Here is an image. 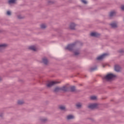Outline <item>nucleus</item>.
Returning a JSON list of instances; mask_svg holds the SVG:
<instances>
[{
  "mask_svg": "<svg viewBox=\"0 0 124 124\" xmlns=\"http://www.w3.org/2000/svg\"><path fill=\"white\" fill-rule=\"evenodd\" d=\"M74 47H75V43L68 45L67 46L65 47V49L69 50V51H72Z\"/></svg>",
  "mask_w": 124,
  "mask_h": 124,
  "instance_id": "obj_3",
  "label": "nucleus"
},
{
  "mask_svg": "<svg viewBox=\"0 0 124 124\" xmlns=\"http://www.w3.org/2000/svg\"><path fill=\"white\" fill-rule=\"evenodd\" d=\"M29 50H32V51H36V48H35V46H29Z\"/></svg>",
  "mask_w": 124,
  "mask_h": 124,
  "instance_id": "obj_10",
  "label": "nucleus"
},
{
  "mask_svg": "<svg viewBox=\"0 0 124 124\" xmlns=\"http://www.w3.org/2000/svg\"><path fill=\"white\" fill-rule=\"evenodd\" d=\"M61 91H63V92H67V87L66 86H63L60 88Z\"/></svg>",
  "mask_w": 124,
  "mask_h": 124,
  "instance_id": "obj_8",
  "label": "nucleus"
},
{
  "mask_svg": "<svg viewBox=\"0 0 124 124\" xmlns=\"http://www.w3.org/2000/svg\"><path fill=\"white\" fill-rule=\"evenodd\" d=\"M121 9H122V10L124 11V5H122L121 6Z\"/></svg>",
  "mask_w": 124,
  "mask_h": 124,
  "instance_id": "obj_28",
  "label": "nucleus"
},
{
  "mask_svg": "<svg viewBox=\"0 0 124 124\" xmlns=\"http://www.w3.org/2000/svg\"><path fill=\"white\" fill-rule=\"evenodd\" d=\"M43 62L45 64H48V60L46 58L43 59Z\"/></svg>",
  "mask_w": 124,
  "mask_h": 124,
  "instance_id": "obj_13",
  "label": "nucleus"
},
{
  "mask_svg": "<svg viewBox=\"0 0 124 124\" xmlns=\"http://www.w3.org/2000/svg\"><path fill=\"white\" fill-rule=\"evenodd\" d=\"M7 46V45H6L5 44L0 45V50H1L2 49H3L4 48H5V47H6Z\"/></svg>",
  "mask_w": 124,
  "mask_h": 124,
  "instance_id": "obj_9",
  "label": "nucleus"
},
{
  "mask_svg": "<svg viewBox=\"0 0 124 124\" xmlns=\"http://www.w3.org/2000/svg\"><path fill=\"white\" fill-rule=\"evenodd\" d=\"M70 91H71V92H75V86L71 87Z\"/></svg>",
  "mask_w": 124,
  "mask_h": 124,
  "instance_id": "obj_20",
  "label": "nucleus"
},
{
  "mask_svg": "<svg viewBox=\"0 0 124 124\" xmlns=\"http://www.w3.org/2000/svg\"><path fill=\"white\" fill-rule=\"evenodd\" d=\"M116 77V75H113V74H108L106 76H105L104 78L105 80H111L113 78H115Z\"/></svg>",
  "mask_w": 124,
  "mask_h": 124,
  "instance_id": "obj_1",
  "label": "nucleus"
},
{
  "mask_svg": "<svg viewBox=\"0 0 124 124\" xmlns=\"http://www.w3.org/2000/svg\"><path fill=\"white\" fill-rule=\"evenodd\" d=\"M59 83L60 82L58 81H51L46 85V87L48 88H51L52 86H54V85H56V84H59Z\"/></svg>",
  "mask_w": 124,
  "mask_h": 124,
  "instance_id": "obj_4",
  "label": "nucleus"
},
{
  "mask_svg": "<svg viewBox=\"0 0 124 124\" xmlns=\"http://www.w3.org/2000/svg\"><path fill=\"white\" fill-rule=\"evenodd\" d=\"M42 121H43V122H46V121H47V119H43Z\"/></svg>",
  "mask_w": 124,
  "mask_h": 124,
  "instance_id": "obj_30",
  "label": "nucleus"
},
{
  "mask_svg": "<svg viewBox=\"0 0 124 124\" xmlns=\"http://www.w3.org/2000/svg\"><path fill=\"white\" fill-rule=\"evenodd\" d=\"M17 17L18 19H23V17H22L21 16H18Z\"/></svg>",
  "mask_w": 124,
  "mask_h": 124,
  "instance_id": "obj_29",
  "label": "nucleus"
},
{
  "mask_svg": "<svg viewBox=\"0 0 124 124\" xmlns=\"http://www.w3.org/2000/svg\"><path fill=\"white\" fill-rule=\"evenodd\" d=\"M115 15H116V12H111L109 14V17H113V16H115Z\"/></svg>",
  "mask_w": 124,
  "mask_h": 124,
  "instance_id": "obj_12",
  "label": "nucleus"
},
{
  "mask_svg": "<svg viewBox=\"0 0 124 124\" xmlns=\"http://www.w3.org/2000/svg\"><path fill=\"white\" fill-rule=\"evenodd\" d=\"M76 106L77 107V108H81V107H82V104H81V103H78L76 105Z\"/></svg>",
  "mask_w": 124,
  "mask_h": 124,
  "instance_id": "obj_19",
  "label": "nucleus"
},
{
  "mask_svg": "<svg viewBox=\"0 0 124 124\" xmlns=\"http://www.w3.org/2000/svg\"><path fill=\"white\" fill-rule=\"evenodd\" d=\"M81 1L83 2V3H84V4H87V1L85 0H81Z\"/></svg>",
  "mask_w": 124,
  "mask_h": 124,
  "instance_id": "obj_26",
  "label": "nucleus"
},
{
  "mask_svg": "<svg viewBox=\"0 0 124 124\" xmlns=\"http://www.w3.org/2000/svg\"><path fill=\"white\" fill-rule=\"evenodd\" d=\"M96 69H97V67L96 66H95L94 68H91L90 69V71H91V72H92V71H94V70H96Z\"/></svg>",
  "mask_w": 124,
  "mask_h": 124,
  "instance_id": "obj_17",
  "label": "nucleus"
},
{
  "mask_svg": "<svg viewBox=\"0 0 124 124\" xmlns=\"http://www.w3.org/2000/svg\"><path fill=\"white\" fill-rule=\"evenodd\" d=\"M67 120H71L74 119V116L73 115H68L67 117Z\"/></svg>",
  "mask_w": 124,
  "mask_h": 124,
  "instance_id": "obj_15",
  "label": "nucleus"
},
{
  "mask_svg": "<svg viewBox=\"0 0 124 124\" xmlns=\"http://www.w3.org/2000/svg\"><path fill=\"white\" fill-rule=\"evenodd\" d=\"M90 99H91V100H95V99H96V96H91Z\"/></svg>",
  "mask_w": 124,
  "mask_h": 124,
  "instance_id": "obj_21",
  "label": "nucleus"
},
{
  "mask_svg": "<svg viewBox=\"0 0 124 124\" xmlns=\"http://www.w3.org/2000/svg\"><path fill=\"white\" fill-rule=\"evenodd\" d=\"M59 91H61V88L59 87H56L54 90V92L55 93H58V92H59Z\"/></svg>",
  "mask_w": 124,
  "mask_h": 124,
  "instance_id": "obj_14",
  "label": "nucleus"
},
{
  "mask_svg": "<svg viewBox=\"0 0 124 124\" xmlns=\"http://www.w3.org/2000/svg\"><path fill=\"white\" fill-rule=\"evenodd\" d=\"M99 107V105L97 104H91L88 106L90 109H97Z\"/></svg>",
  "mask_w": 124,
  "mask_h": 124,
  "instance_id": "obj_2",
  "label": "nucleus"
},
{
  "mask_svg": "<svg viewBox=\"0 0 124 124\" xmlns=\"http://www.w3.org/2000/svg\"><path fill=\"white\" fill-rule=\"evenodd\" d=\"M0 81H1V78H0Z\"/></svg>",
  "mask_w": 124,
  "mask_h": 124,
  "instance_id": "obj_32",
  "label": "nucleus"
},
{
  "mask_svg": "<svg viewBox=\"0 0 124 124\" xmlns=\"http://www.w3.org/2000/svg\"><path fill=\"white\" fill-rule=\"evenodd\" d=\"M7 15L10 16V15H11V12H10V11H8L7 12Z\"/></svg>",
  "mask_w": 124,
  "mask_h": 124,
  "instance_id": "obj_27",
  "label": "nucleus"
},
{
  "mask_svg": "<svg viewBox=\"0 0 124 124\" xmlns=\"http://www.w3.org/2000/svg\"><path fill=\"white\" fill-rule=\"evenodd\" d=\"M59 108L61 110H65V107L63 106H60Z\"/></svg>",
  "mask_w": 124,
  "mask_h": 124,
  "instance_id": "obj_22",
  "label": "nucleus"
},
{
  "mask_svg": "<svg viewBox=\"0 0 124 124\" xmlns=\"http://www.w3.org/2000/svg\"><path fill=\"white\" fill-rule=\"evenodd\" d=\"M41 29H46V25L45 24H42L41 25Z\"/></svg>",
  "mask_w": 124,
  "mask_h": 124,
  "instance_id": "obj_24",
  "label": "nucleus"
},
{
  "mask_svg": "<svg viewBox=\"0 0 124 124\" xmlns=\"http://www.w3.org/2000/svg\"><path fill=\"white\" fill-rule=\"evenodd\" d=\"M91 35V36H94V37H99L100 34L97 32H92Z\"/></svg>",
  "mask_w": 124,
  "mask_h": 124,
  "instance_id": "obj_6",
  "label": "nucleus"
},
{
  "mask_svg": "<svg viewBox=\"0 0 124 124\" xmlns=\"http://www.w3.org/2000/svg\"><path fill=\"white\" fill-rule=\"evenodd\" d=\"M76 25L74 23H71L70 25V30H75Z\"/></svg>",
  "mask_w": 124,
  "mask_h": 124,
  "instance_id": "obj_7",
  "label": "nucleus"
},
{
  "mask_svg": "<svg viewBox=\"0 0 124 124\" xmlns=\"http://www.w3.org/2000/svg\"><path fill=\"white\" fill-rule=\"evenodd\" d=\"M110 26L113 28H117V25L116 23H113L110 24Z\"/></svg>",
  "mask_w": 124,
  "mask_h": 124,
  "instance_id": "obj_16",
  "label": "nucleus"
},
{
  "mask_svg": "<svg viewBox=\"0 0 124 124\" xmlns=\"http://www.w3.org/2000/svg\"><path fill=\"white\" fill-rule=\"evenodd\" d=\"M108 55H109V54H108V53H104L103 55L98 57L97 58V60L98 61H100L101 60H103V59H104V58H105V57L108 56Z\"/></svg>",
  "mask_w": 124,
  "mask_h": 124,
  "instance_id": "obj_5",
  "label": "nucleus"
},
{
  "mask_svg": "<svg viewBox=\"0 0 124 124\" xmlns=\"http://www.w3.org/2000/svg\"><path fill=\"white\" fill-rule=\"evenodd\" d=\"M119 52L123 53V52H124V50H120Z\"/></svg>",
  "mask_w": 124,
  "mask_h": 124,
  "instance_id": "obj_31",
  "label": "nucleus"
},
{
  "mask_svg": "<svg viewBox=\"0 0 124 124\" xmlns=\"http://www.w3.org/2000/svg\"><path fill=\"white\" fill-rule=\"evenodd\" d=\"M16 0H9L8 1L9 3H14Z\"/></svg>",
  "mask_w": 124,
  "mask_h": 124,
  "instance_id": "obj_23",
  "label": "nucleus"
},
{
  "mask_svg": "<svg viewBox=\"0 0 124 124\" xmlns=\"http://www.w3.org/2000/svg\"><path fill=\"white\" fill-rule=\"evenodd\" d=\"M115 70L116 71H117V72H119L121 70V68L120 67V66L119 65H115Z\"/></svg>",
  "mask_w": 124,
  "mask_h": 124,
  "instance_id": "obj_11",
  "label": "nucleus"
},
{
  "mask_svg": "<svg viewBox=\"0 0 124 124\" xmlns=\"http://www.w3.org/2000/svg\"><path fill=\"white\" fill-rule=\"evenodd\" d=\"M74 54H75V56H77V55H79V54H80V53L79 52V51L77 50V51H75Z\"/></svg>",
  "mask_w": 124,
  "mask_h": 124,
  "instance_id": "obj_25",
  "label": "nucleus"
},
{
  "mask_svg": "<svg viewBox=\"0 0 124 124\" xmlns=\"http://www.w3.org/2000/svg\"><path fill=\"white\" fill-rule=\"evenodd\" d=\"M17 104H18L19 105H22V104H24V101H23L19 100L17 102Z\"/></svg>",
  "mask_w": 124,
  "mask_h": 124,
  "instance_id": "obj_18",
  "label": "nucleus"
}]
</instances>
